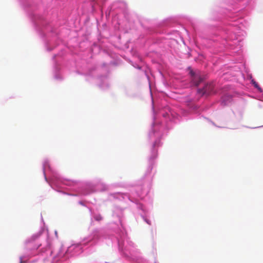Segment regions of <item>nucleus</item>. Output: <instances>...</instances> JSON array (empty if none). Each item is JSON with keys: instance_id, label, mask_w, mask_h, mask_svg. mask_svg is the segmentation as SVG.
<instances>
[{"instance_id": "2", "label": "nucleus", "mask_w": 263, "mask_h": 263, "mask_svg": "<svg viewBox=\"0 0 263 263\" xmlns=\"http://www.w3.org/2000/svg\"><path fill=\"white\" fill-rule=\"evenodd\" d=\"M213 89V85L211 84L207 85L205 86L203 90L204 93H209L212 91Z\"/></svg>"}, {"instance_id": "3", "label": "nucleus", "mask_w": 263, "mask_h": 263, "mask_svg": "<svg viewBox=\"0 0 263 263\" xmlns=\"http://www.w3.org/2000/svg\"><path fill=\"white\" fill-rule=\"evenodd\" d=\"M252 84L254 85V86L260 92L262 91V89L259 87L258 83L255 81L254 80L251 81Z\"/></svg>"}, {"instance_id": "1", "label": "nucleus", "mask_w": 263, "mask_h": 263, "mask_svg": "<svg viewBox=\"0 0 263 263\" xmlns=\"http://www.w3.org/2000/svg\"><path fill=\"white\" fill-rule=\"evenodd\" d=\"M190 73L193 77L192 81L194 84L197 86L202 81V79L199 76H196L193 71H191Z\"/></svg>"}, {"instance_id": "5", "label": "nucleus", "mask_w": 263, "mask_h": 263, "mask_svg": "<svg viewBox=\"0 0 263 263\" xmlns=\"http://www.w3.org/2000/svg\"><path fill=\"white\" fill-rule=\"evenodd\" d=\"M20 263H23V258L22 257H20Z\"/></svg>"}, {"instance_id": "4", "label": "nucleus", "mask_w": 263, "mask_h": 263, "mask_svg": "<svg viewBox=\"0 0 263 263\" xmlns=\"http://www.w3.org/2000/svg\"><path fill=\"white\" fill-rule=\"evenodd\" d=\"M94 218L97 221H100L102 219V217L100 215L95 216Z\"/></svg>"}]
</instances>
